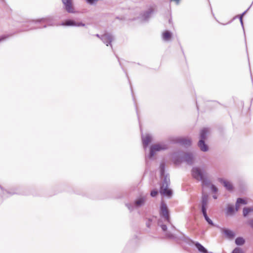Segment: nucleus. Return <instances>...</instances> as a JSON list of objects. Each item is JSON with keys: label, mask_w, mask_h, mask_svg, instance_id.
I'll use <instances>...</instances> for the list:
<instances>
[{"label": "nucleus", "mask_w": 253, "mask_h": 253, "mask_svg": "<svg viewBox=\"0 0 253 253\" xmlns=\"http://www.w3.org/2000/svg\"><path fill=\"white\" fill-rule=\"evenodd\" d=\"M170 2L173 1L176 4H178L180 2V0H169Z\"/></svg>", "instance_id": "c9c22d12"}, {"label": "nucleus", "mask_w": 253, "mask_h": 253, "mask_svg": "<svg viewBox=\"0 0 253 253\" xmlns=\"http://www.w3.org/2000/svg\"><path fill=\"white\" fill-rule=\"evenodd\" d=\"M232 253H244V252L241 248L236 247L233 250Z\"/></svg>", "instance_id": "c756f323"}, {"label": "nucleus", "mask_w": 253, "mask_h": 253, "mask_svg": "<svg viewBox=\"0 0 253 253\" xmlns=\"http://www.w3.org/2000/svg\"><path fill=\"white\" fill-rule=\"evenodd\" d=\"M154 10L152 8H149L146 11L141 13L138 18H139L142 22H146L149 20Z\"/></svg>", "instance_id": "9b49d317"}, {"label": "nucleus", "mask_w": 253, "mask_h": 253, "mask_svg": "<svg viewBox=\"0 0 253 253\" xmlns=\"http://www.w3.org/2000/svg\"><path fill=\"white\" fill-rule=\"evenodd\" d=\"M240 204L246 205V204H247V202L245 200L243 199L242 198H238L237 200L236 203V207H235L236 211H237L238 210Z\"/></svg>", "instance_id": "4be33fe9"}, {"label": "nucleus", "mask_w": 253, "mask_h": 253, "mask_svg": "<svg viewBox=\"0 0 253 253\" xmlns=\"http://www.w3.org/2000/svg\"><path fill=\"white\" fill-rule=\"evenodd\" d=\"M147 157H146V164H147V163H148V162H147Z\"/></svg>", "instance_id": "a19ab883"}, {"label": "nucleus", "mask_w": 253, "mask_h": 253, "mask_svg": "<svg viewBox=\"0 0 253 253\" xmlns=\"http://www.w3.org/2000/svg\"><path fill=\"white\" fill-rule=\"evenodd\" d=\"M100 40L107 46L110 45L111 48H112L111 42L114 40V37L112 34L109 33H105L104 34L101 35Z\"/></svg>", "instance_id": "1a4fd4ad"}, {"label": "nucleus", "mask_w": 253, "mask_h": 253, "mask_svg": "<svg viewBox=\"0 0 253 253\" xmlns=\"http://www.w3.org/2000/svg\"><path fill=\"white\" fill-rule=\"evenodd\" d=\"M211 191L214 193H215L217 191V188L213 184H211Z\"/></svg>", "instance_id": "473e14b6"}, {"label": "nucleus", "mask_w": 253, "mask_h": 253, "mask_svg": "<svg viewBox=\"0 0 253 253\" xmlns=\"http://www.w3.org/2000/svg\"><path fill=\"white\" fill-rule=\"evenodd\" d=\"M239 19H240V22L241 23V25L242 26V28H243V30H244L243 22V18L239 17Z\"/></svg>", "instance_id": "f704fd0d"}, {"label": "nucleus", "mask_w": 253, "mask_h": 253, "mask_svg": "<svg viewBox=\"0 0 253 253\" xmlns=\"http://www.w3.org/2000/svg\"><path fill=\"white\" fill-rule=\"evenodd\" d=\"M63 3V7L65 10L69 13H75V8L73 3V0H61Z\"/></svg>", "instance_id": "6e6552de"}, {"label": "nucleus", "mask_w": 253, "mask_h": 253, "mask_svg": "<svg viewBox=\"0 0 253 253\" xmlns=\"http://www.w3.org/2000/svg\"><path fill=\"white\" fill-rule=\"evenodd\" d=\"M192 176L197 180L202 182V186L209 187L211 185V182L207 176V173L204 170H202L200 168L194 167L192 170Z\"/></svg>", "instance_id": "f03ea898"}, {"label": "nucleus", "mask_w": 253, "mask_h": 253, "mask_svg": "<svg viewBox=\"0 0 253 253\" xmlns=\"http://www.w3.org/2000/svg\"><path fill=\"white\" fill-rule=\"evenodd\" d=\"M158 225L161 227L162 230L164 232H166L165 236L167 238L170 239H174L176 238L175 235L173 234L170 230L167 231V226L164 224L161 219L158 220Z\"/></svg>", "instance_id": "9d476101"}, {"label": "nucleus", "mask_w": 253, "mask_h": 253, "mask_svg": "<svg viewBox=\"0 0 253 253\" xmlns=\"http://www.w3.org/2000/svg\"><path fill=\"white\" fill-rule=\"evenodd\" d=\"M252 210V209L249 208H244L243 209V215L246 216Z\"/></svg>", "instance_id": "c85d7f7f"}, {"label": "nucleus", "mask_w": 253, "mask_h": 253, "mask_svg": "<svg viewBox=\"0 0 253 253\" xmlns=\"http://www.w3.org/2000/svg\"><path fill=\"white\" fill-rule=\"evenodd\" d=\"M245 243V240L243 237H239L235 239V244L238 246H242Z\"/></svg>", "instance_id": "b1692460"}, {"label": "nucleus", "mask_w": 253, "mask_h": 253, "mask_svg": "<svg viewBox=\"0 0 253 253\" xmlns=\"http://www.w3.org/2000/svg\"><path fill=\"white\" fill-rule=\"evenodd\" d=\"M158 191L154 190L151 192L150 195L152 197H154L156 196V195L158 194Z\"/></svg>", "instance_id": "72a5a7b5"}, {"label": "nucleus", "mask_w": 253, "mask_h": 253, "mask_svg": "<svg viewBox=\"0 0 253 253\" xmlns=\"http://www.w3.org/2000/svg\"><path fill=\"white\" fill-rule=\"evenodd\" d=\"M55 25V21L53 16H48L36 21H32L25 24V28L21 31H26L31 29L41 28H46L47 26Z\"/></svg>", "instance_id": "f257e3e1"}, {"label": "nucleus", "mask_w": 253, "mask_h": 253, "mask_svg": "<svg viewBox=\"0 0 253 253\" xmlns=\"http://www.w3.org/2000/svg\"><path fill=\"white\" fill-rule=\"evenodd\" d=\"M208 132V128H204L201 130L200 132V139H203L205 140L207 137V135Z\"/></svg>", "instance_id": "5701e85b"}, {"label": "nucleus", "mask_w": 253, "mask_h": 253, "mask_svg": "<svg viewBox=\"0 0 253 253\" xmlns=\"http://www.w3.org/2000/svg\"><path fill=\"white\" fill-rule=\"evenodd\" d=\"M235 212V209L233 206H229L227 209L226 213L228 214H232Z\"/></svg>", "instance_id": "a878e982"}, {"label": "nucleus", "mask_w": 253, "mask_h": 253, "mask_svg": "<svg viewBox=\"0 0 253 253\" xmlns=\"http://www.w3.org/2000/svg\"><path fill=\"white\" fill-rule=\"evenodd\" d=\"M153 221V218H149L148 220L146 221V226L148 228H150L151 226V222Z\"/></svg>", "instance_id": "2f4dec72"}, {"label": "nucleus", "mask_w": 253, "mask_h": 253, "mask_svg": "<svg viewBox=\"0 0 253 253\" xmlns=\"http://www.w3.org/2000/svg\"><path fill=\"white\" fill-rule=\"evenodd\" d=\"M62 25L67 26H76V27H80V26H85V24L82 22H76L73 20H67L64 22H63L61 24Z\"/></svg>", "instance_id": "ddd939ff"}, {"label": "nucleus", "mask_w": 253, "mask_h": 253, "mask_svg": "<svg viewBox=\"0 0 253 253\" xmlns=\"http://www.w3.org/2000/svg\"><path fill=\"white\" fill-rule=\"evenodd\" d=\"M160 214L162 218H163L167 222L171 224L169 211L167 206L164 202H162L160 206Z\"/></svg>", "instance_id": "423d86ee"}, {"label": "nucleus", "mask_w": 253, "mask_h": 253, "mask_svg": "<svg viewBox=\"0 0 253 253\" xmlns=\"http://www.w3.org/2000/svg\"><path fill=\"white\" fill-rule=\"evenodd\" d=\"M210 253H213L212 252H210Z\"/></svg>", "instance_id": "37998d69"}, {"label": "nucleus", "mask_w": 253, "mask_h": 253, "mask_svg": "<svg viewBox=\"0 0 253 253\" xmlns=\"http://www.w3.org/2000/svg\"><path fill=\"white\" fill-rule=\"evenodd\" d=\"M208 195L203 192L201 200V212L207 211V207L208 203Z\"/></svg>", "instance_id": "f8f14e48"}, {"label": "nucleus", "mask_w": 253, "mask_h": 253, "mask_svg": "<svg viewBox=\"0 0 253 253\" xmlns=\"http://www.w3.org/2000/svg\"><path fill=\"white\" fill-rule=\"evenodd\" d=\"M95 36L97 37V38L100 39V37H101V35H100L97 34L95 35Z\"/></svg>", "instance_id": "4c0bfd02"}, {"label": "nucleus", "mask_w": 253, "mask_h": 253, "mask_svg": "<svg viewBox=\"0 0 253 253\" xmlns=\"http://www.w3.org/2000/svg\"><path fill=\"white\" fill-rule=\"evenodd\" d=\"M171 228L174 230L176 229L175 227L172 225H171Z\"/></svg>", "instance_id": "58836bf2"}, {"label": "nucleus", "mask_w": 253, "mask_h": 253, "mask_svg": "<svg viewBox=\"0 0 253 253\" xmlns=\"http://www.w3.org/2000/svg\"><path fill=\"white\" fill-rule=\"evenodd\" d=\"M145 197H139L133 203L126 204V206L131 212L134 210V208H139L143 206L145 203Z\"/></svg>", "instance_id": "39448f33"}, {"label": "nucleus", "mask_w": 253, "mask_h": 253, "mask_svg": "<svg viewBox=\"0 0 253 253\" xmlns=\"http://www.w3.org/2000/svg\"><path fill=\"white\" fill-rule=\"evenodd\" d=\"M13 34L4 35L0 37V42L5 41L9 37H11Z\"/></svg>", "instance_id": "bb28decb"}, {"label": "nucleus", "mask_w": 253, "mask_h": 253, "mask_svg": "<svg viewBox=\"0 0 253 253\" xmlns=\"http://www.w3.org/2000/svg\"><path fill=\"white\" fill-rule=\"evenodd\" d=\"M168 148V145L165 143H160L153 145L150 147V153L148 157L151 159L154 156L156 152L165 150Z\"/></svg>", "instance_id": "20e7f679"}, {"label": "nucleus", "mask_w": 253, "mask_h": 253, "mask_svg": "<svg viewBox=\"0 0 253 253\" xmlns=\"http://www.w3.org/2000/svg\"><path fill=\"white\" fill-rule=\"evenodd\" d=\"M142 140L144 148L145 149L152 140V136L150 134H147L145 136L142 135Z\"/></svg>", "instance_id": "dca6fc26"}, {"label": "nucleus", "mask_w": 253, "mask_h": 253, "mask_svg": "<svg viewBox=\"0 0 253 253\" xmlns=\"http://www.w3.org/2000/svg\"><path fill=\"white\" fill-rule=\"evenodd\" d=\"M198 145L202 151L207 152L209 150V147L205 143V141L204 140L200 139L198 142Z\"/></svg>", "instance_id": "a211bd4d"}, {"label": "nucleus", "mask_w": 253, "mask_h": 253, "mask_svg": "<svg viewBox=\"0 0 253 253\" xmlns=\"http://www.w3.org/2000/svg\"><path fill=\"white\" fill-rule=\"evenodd\" d=\"M118 61H119V63H120V65H121V62H120V60H119V59H118Z\"/></svg>", "instance_id": "79ce46f5"}, {"label": "nucleus", "mask_w": 253, "mask_h": 253, "mask_svg": "<svg viewBox=\"0 0 253 253\" xmlns=\"http://www.w3.org/2000/svg\"><path fill=\"white\" fill-rule=\"evenodd\" d=\"M212 197L214 199H216L217 198V196L216 195H213Z\"/></svg>", "instance_id": "ea45409f"}, {"label": "nucleus", "mask_w": 253, "mask_h": 253, "mask_svg": "<svg viewBox=\"0 0 253 253\" xmlns=\"http://www.w3.org/2000/svg\"><path fill=\"white\" fill-rule=\"evenodd\" d=\"M5 194H8L10 195H13V194H24V193L20 192H10L7 191V190H4L3 191V196L4 197Z\"/></svg>", "instance_id": "cd10ccee"}, {"label": "nucleus", "mask_w": 253, "mask_h": 253, "mask_svg": "<svg viewBox=\"0 0 253 253\" xmlns=\"http://www.w3.org/2000/svg\"><path fill=\"white\" fill-rule=\"evenodd\" d=\"M169 186H165V187H163V186H160V192L161 194L170 197L172 195V190L168 188Z\"/></svg>", "instance_id": "2eb2a0df"}, {"label": "nucleus", "mask_w": 253, "mask_h": 253, "mask_svg": "<svg viewBox=\"0 0 253 253\" xmlns=\"http://www.w3.org/2000/svg\"><path fill=\"white\" fill-rule=\"evenodd\" d=\"M250 8V7H249L248 9H247L246 11H245L241 15H240L239 16V17H242L243 18V16L246 14V13L247 12V11L249 9V8Z\"/></svg>", "instance_id": "e433bc0d"}, {"label": "nucleus", "mask_w": 253, "mask_h": 253, "mask_svg": "<svg viewBox=\"0 0 253 253\" xmlns=\"http://www.w3.org/2000/svg\"><path fill=\"white\" fill-rule=\"evenodd\" d=\"M203 213V215L205 219V220H206V221L211 225V226H214V224L213 223V222H212V221L209 217V216H208V214H207V211L206 212H202Z\"/></svg>", "instance_id": "393cba45"}, {"label": "nucleus", "mask_w": 253, "mask_h": 253, "mask_svg": "<svg viewBox=\"0 0 253 253\" xmlns=\"http://www.w3.org/2000/svg\"><path fill=\"white\" fill-rule=\"evenodd\" d=\"M187 239L195 246L199 252L201 253H210V252L200 243L195 242L189 238H187Z\"/></svg>", "instance_id": "4468645a"}, {"label": "nucleus", "mask_w": 253, "mask_h": 253, "mask_svg": "<svg viewBox=\"0 0 253 253\" xmlns=\"http://www.w3.org/2000/svg\"><path fill=\"white\" fill-rule=\"evenodd\" d=\"M179 142L185 146H189L191 144V140L187 138H181L179 139Z\"/></svg>", "instance_id": "412c9836"}, {"label": "nucleus", "mask_w": 253, "mask_h": 253, "mask_svg": "<svg viewBox=\"0 0 253 253\" xmlns=\"http://www.w3.org/2000/svg\"><path fill=\"white\" fill-rule=\"evenodd\" d=\"M218 180L219 182L224 185L227 190L230 191L233 189V186L230 182L222 178H219Z\"/></svg>", "instance_id": "f3484780"}, {"label": "nucleus", "mask_w": 253, "mask_h": 253, "mask_svg": "<svg viewBox=\"0 0 253 253\" xmlns=\"http://www.w3.org/2000/svg\"><path fill=\"white\" fill-rule=\"evenodd\" d=\"M172 37V34L169 31H166L163 34V40L165 41H169Z\"/></svg>", "instance_id": "aec40b11"}, {"label": "nucleus", "mask_w": 253, "mask_h": 253, "mask_svg": "<svg viewBox=\"0 0 253 253\" xmlns=\"http://www.w3.org/2000/svg\"><path fill=\"white\" fill-rule=\"evenodd\" d=\"M173 160L176 165L185 162L189 165H192L194 163V157L191 153L179 152L177 154H174L173 155Z\"/></svg>", "instance_id": "7ed1b4c3"}, {"label": "nucleus", "mask_w": 253, "mask_h": 253, "mask_svg": "<svg viewBox=\"0 0 253 253\" xmlns=\"http://www.w3.org/2000/svg\"><path fill=\"white\" fill-rule=\"evenodd\" d=\"M98 1V0H86V2L90 5H93Z\"/></svg>", "instance_id": "7c9ffc66"}, {"label": "nucleus", "mask_w": 253, "mask_h": 253, "mask_svg": "<svg viewBox=\"0 0 253 253\" xmlns=\"http://www.w3.org/2000/svg\"><path fill=\"white\" fill-rule=\"evenodd\" d=\"M222 231L224 234L226 235L227 237H228L229 239H232L235 236L234 233L231 231V230H229L228 229L226 228H222L221 229Z\"/></svg>", "instance_id": "6ab92c4d"}, {"label": "nucleus", "mask_w": 253, "mask_h": 253, "mask_svg": "<svg viewBox=\"0 0 253 253\" xmlns=\"http://www.w3.org/2000/svg\"><path fill=\"white\" fill-rule=\"evenodd\" d=\"M160 170L161 176L163 178V182L161 186L165 187L169 186L170 183L169 178L165 175V165L164 163H161L160 165Z\"/></svg>", "instance_id": "0eeeda50"}]
</instances>
